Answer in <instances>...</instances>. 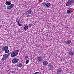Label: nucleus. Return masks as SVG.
Instances as JSON below:
<instances>
[{"mask_svg":"<svg viewBox=\"0 0 74 74\" xmlns=\"http://www.w3.org/2000/svg\"><path fill=\"white\" fill-rule=\"evenodd\" d=\"M46 6L47 7H50V6H51V4L50 3H48L46 4Z\"/></svg>","mask_w":74,"mask_h":74,"instance_id":"2eb2a0df","label":"nucleus"},{"mask_svg":"<svg viewBox=\"0 0 74 74\" xmlns=\"http://www.w3.org/2000/svg\"><path fill=\"white\" fill-rule=\"evenodd\" d=\"M33 74H41V73L39 72H36Z\"/></svg>","mask_w":74,"mask_h":74,"instance_id":"6ab92c4d","label":"nucleus"},{"mask_svg":"<svg viewBox=\"0 0 74 74\" xmlns=\"http://www.w3.org/2000/svg\"><path fill=\"white\" fill-rule=\"evenodd\" d=\"M68 54L69 56H74V52L72 51H69Z\"/></svg>","mask_w":74,"mask_h":74,"instance_id":"423d86ee","label":"nucleus"},{"mask_svg":"<svg viewBox=\"0 0 74 74\" xmlns=\"http://www.w3.org/2000/svg\"><path fill=\"white\" fill-rule=\"evenodd\" d=\"M29 56H27L25 57V59H27V58H28Z\"/></svg>","mask_w":74,"mask_h":74,"instance_id":"393cba45","label":"nucleus"},{"mask_svg":"<svg viewBox=\"0 0 74 74\" xmlns=\"http://www.w3.org/2000/svg\"><path fill=\"white\" fill-rule=\"evenodd\" d=\"M46 4H47L46 3V2H44V3H42V4L43 6V7L45 6V5H46Z\"/></svg>","mask_w":74,"mask_h":74,"instance_id":"f3484780","label":"nucleus"},{"mask_svg":"<svg viewBox=\"0 0 74 74\" xmlns=\"http://www.w3.org/2000/svg\"><path fill=\"white\" fill-rule=\"evenodd\" d=\"M8 46H7L3 47L2 48V51H5L6 50L8 49Z\"/></svg>","mask_w":74,"mask_h":74,"instance_id":"1a4fd4ad","label":"nucleus"},{"mask_svg":"<svg viewBox=\"0 0 74 74\" xmlns=\"http://www.w3.org/2000/svg\"><path fill=\"white\" fill-rule=\"evenodd\" d=\"M49 69H51L53 67V66L51 64H49L48 65Z\"/></svg>","mask_w":74,"mask_h":74,"instance_id":"4468645a","label":"nucleus"},{"mask_svg":"<svg viewBox=\"0 0 74 74\" xmlns=\"http://www.w3.org/2000/svg\"><path fill=\"white\" fill-rule=\"evenodd\" d=\"M71 4H74V0H69L66 3V6H69Z\"/></svg>","mask_w":74,"mask_h":74,"instance_id":"7ed1b4c3","label":"nucleus"},{"mask_svg":"<svg viewBox=\"0 0 74 74\" xmlns=\"http://www.w3.org/2000/svg\"><path fill=\"white\" fill-rule=\"evenodd\" d=\"M22 64L21 63H20L17 64V66L18 67H21Z\"/></svg>","mask_w":74,"mask_h":74,"instance_id":"ddd939ff","label":"nucleus"},{"mask_svg":"<svg viewBox=\"0 0 74 74\" xmlns=\"http://www.w3.org/2000/svg\"><path fill=\"white\" fill-rule=\"evenodd\" d=\"M43 60V57L42 56H38L37 59H36V61L38 62H42Z\"/></svg>","mask_w":74,"mask_h":74,"instance_id":"20e7f679","label":"nucleus"},{"mask_svg":"<svg viewBox=\"0 0 74 74\" xmlns=\"http://www.w3.org/2000/svg\"><path fill=\"white\" fill-rule=\"evenodd\" d=\"M28 15H27V16H26L27 17H29L30 16H31V15L30 14H28Z\"/></svg>","mask_w":74,"mask_h":74,"instance_id":"a878e982","label":"nucleus"},{"mask_svg":"<svg viewBox=\"0 0 74 74\" xmlns=\"http://www.w3.org/2000/svg\"><path fill=\"white\" fill-rule=\"evenodd\" d=\"M1 44V43H0V45Z\"/></svg>","mask_w":74,"mask_h":74,"instance_id":"cd10ccee","label":"nucleus"},{"mask_svg":"<svg viewBox=\"0 0 74 74\" xmlns=\"http://www.w3.org/2000/svg\"><path fill=\"white\" fill-rule=\"evenodd\" d=\"M29 28V27L28 26L26 25L24 27V30H27Z\"/></svg>","mask_w":74,"mask_h":74,"instance_id":"dca6fc26","label":"nucleus"},{"mask_svg":"<svg viewBox=\"0 0 74 74\" xmlns=\"http://www.w3.org/2000/svg\"><path fill=\"white\" fill-rule=\"evenodd\" d=\"M18 53L19 50H15L11 53L10 56L11 57H15L18 55Z\"/></svg>","mask_w":74,"mask_h":74,"instance_id":"f03ea898","label":"nucleus"},{"mask_svg":"<svg viewBox=\"0 0 74 74\" xmlns=\"http://www.w3.org/2000/svg\"><path fill=\"white\" fill-rule=\"evenodd\" d=\"M10 54H11V52H10L8 53V55H10Z\"/></svg>","mask_w":74,"mask_h":74,"instance_id":"bb28decb","label":"nucleus"},{"mask_svg":"<svg viewBox=\"0 0 74 74\" xmlns=\"http://www.w3.org/2000/svg\"><path fill=\"white\" fill-rule=\"evenodd\" d=\"M19 61V59L16 58H13L12 60V63L13 64H16L17 62Z\"/></svg>","mask_w":74,"mask_h":74,"instance_id":"39448f33","label":"nucleus"},{"mask_svg":"<svg viewBox=\"0 0 74 74\" xmlns=\"http://www.w3.org/2000/svg\"><path fill=\"white\" fill-rule=\"evenodd\" d=\"M29 60H27L26 62V64H27V63H29Z\"/></svg>","mask_w":74,"mask_h":74,"instance_id":"4be33fe9","label":"nucleus"},{"mask_svg":"<svg viewBox=\"0 0 74 74\" xmlns=\"http://www.w3.org/2000/svg\"><path fill=\"white\" fill-rule=\"evenodd\" d=\"M71 42V41L70 40H69L66 42V45H69Z\"/></svg>","mask_w":74,"mask_h":74,"instance_id":"9b49d317","label":"nucleus"},{"mask_svg":"<svg viewBox=\"0 0 74 74\" xmlns=\"http://www.w3.org/2000/svg\"><path fill=\"white\" fill-rule=\"evenodd\" d=\"M44 66H47L48 64V62L47 61H44L43 62Z\"/></svg>","mask_w":74,"mask_h":74,"instance_id":"f8f14e48","label":"nucleus"},{"mask_svg":"<svg viewBox=\"0 0 74 74\" xmlns=\"http://www.w3.org/2000/svg\"><path fill=\"white\" fill-rule=\"evenodd\" d=\"M61 73H63V70H62L61 69H59L57 70V74H59Z\"/></svg>","mask_w":74,"mask_h":74,"instance_id":"6e6552de","label":"nucleus"},{"mask_svg":"<svg viewBox=\"0 0 74 74\" xmlns=\"http://www.w3.org/2000/svg\"><path fill=\"white\" fill-rule=\"evenodd\" d=\"M17 18H16V22H17V23H19V20H18V19H17Z\"/></svg>","mask_w":74,"mask_h":74,"instance_id":"aec40b11","label":"nucleus"},{"mask_svg":"<svg viewBox=\"0 0 74 74\" xmlns=\"http://www.w3.org/2000/svg\"><path fill=\"white\" fill-rule=\"evenodd\" d=\"M5 53H8L9 52V50L8 49H6L5 51Z\"/></svg>","mask_w":74,"mask_h":74,"instance_id":"a211bd4d","label":"nucleus"},{"mask_svg":"<svg viewBox=\"0 0 74 74\" xmlns=\"http://www.w3.org/2000/svg\"><path fill=\"white\" fill-rule=\"evenodd\" d=\"M11 2L10 1H6L5 3L6 5H10L7 6V8L8 10H11L14 7V4H11Z\"/></svg>","mask_w":74,"mask_h":74,"instance_id":"f257e3e1","label":"nucleus"},{"mask_svg":"<svg viewBox=\"0 0 74 74\" xmlns=\"http://www.w3.org/2000/svg\"><path fill=\"white\" fill-rule=\"evenodd\" d=\"M31 13H32V10H31V9L27 10L25 12L26 15H27L30 14Z\"/></svg>","mask_w":74,"mask_h":74,"instance_id":"0eeeda50","label":"nucleus"},{"mask_svg":"<svg viewBox=\"0 0 74 74\" xmlns=\"http://www.w3.org/2000/svg\"><path fill=\"white\" fill-rule=\"evenodd\" d=\"M32 26V24H29L28 26L29 27H30Z\"/></svg>","mask_w":74,"mask_h":74,"instance_id":"412c9836","label":"nucleus"},{"mask_svg":"<svg viewBox=\"0 0 74 74\" xmlns=\"http://www.w3.org/2000/svg\"><path fill=\"white\" fill-rule=\"evenodd\" d=\"M18 24L19 26H22V24H21L19 23H18Z\"/></svg>","mask_w":74,"mask_h":74,"instance_id":"b1692460","label":"nucleus"},{"mask_svg":"<svg viewBox=\"0 0 74 74\" xmlns=\"http://www.w3.org/2000/svg\"><path fill=\"white\" fill-rule=\"evenodd\" d=\"M7 54L3 55V56L2 60H5V59H6V58H7Z\"/></svg>","mask_w":74,"mask_h":74,"instance_id":"9d476101","label":"nucleus"},{"mask_svg":"<svg viewBox=\"0 0 74 74\" xmlns=\"http://www.w3.org/2000/svg\"><path fill=\"white\" fill-rule=\"evenodd\" d=\"M67 13H68V14H69V13L70 12V10H68L67 11Z\"/></svg>","mask_w":74,"mask_h":74,"instance_id":"5701e85b","label":"nucleus"}]
</instances>
